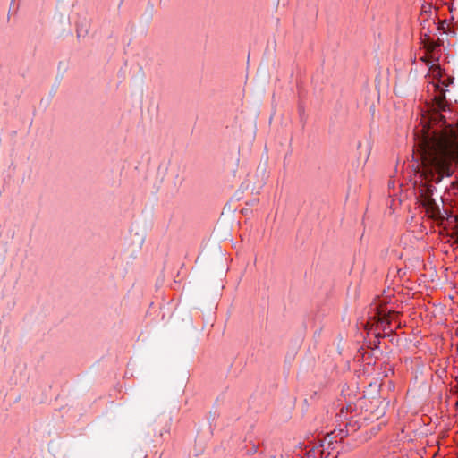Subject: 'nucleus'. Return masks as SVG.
<instances>
[{"label": "nucleus", "instance_id": "1", "mask_svg": "<svg viewBox=\"0 0 458 458\" xmlns=\"http://www.w3.org/2000/svg\"><path fill=\"white\" fill-rule=\"evenodd\" d=\"M447 103L444 93L434 98L428 114L421 118V129L414 133L415 144L421 159L420 181L417 194L427 213L437 218L440 208L432 198L435 188L430 182L438 183L444 177H450L454 163L458 162V127L446 123L441 114Z\"/></svg>", "mask_w": 458, "mask_h": 458}, {"label": "nucleus", "instance_id": "2", "mask_svg": "<svg viewBox=\"0 0 458 458\" xmlns=\"http://www.w3.org/2000/svg\"><path fill=\"white\" fill-rule=\"evenodd\" d=\"M171 173L174 176V181H173L174 186L175 190L178 191V189L180 188V186L182 184V182L184 181L181 166L179 165H173L171 168Z\"/></svg>", "mask_w": 458, "mask_h": 458}, {"label": "nucleus", "instance_id": "3", "mask_svg": "<svg viewBox=\"0 0 458 458\" xmlns=\"http://www.w3.org/2000/svg\"><path fill=\"white\" fill-rule=\"evenodd\" d=\"M327 438H329V436L326 437L321 445L322 450H321V456L322 458H328L330 455V451L328 450L329 446L331 445V439H329L327 442Z\"/></svg>", "mask_w": 458, "mask_h": 458}, {"label": "nucleus", "instance_id": "4", "mask_svg": "<svg viewBox=\"0 0 458 458\" xmlns=\"http://www.w3.org/2000/svg\"><path fill=\"white\" fill-rule=\"evenodd\" d=\"M423 46H424V48H426V50L428 53H431L439 45L437 42H434V41H431L430 39H428L427 41H424Z\"/></svg>", "mask_w": 458, "mask_h": 458}, {"label": "nucleus", "instance_id": "5", "mask_svg": "<svg viewBox=\"0 0 458 458\" xmlns=\"http://www.w3.org/2000/svg\"><path fill=\"white\" fill-rule=\"evenodd\" d=\"M386 321V318H378V323H380L382 325V327L384 329H386V327L384 326V323Z\"/></svg>", "mask_w": 458, "mask_h": 458}, {"label": "nucleus", "instance_id": "6", "mask_svg": "<svg viewBox=\"0 0 458 458\" xmlns=\"http://www.w3.org/2000/svg\"><path fill=\"white\" fill-rule=\"evenodd\" d=\"M421 60H422L423 62H425V63H428V56H424V57H422V58H421Z\"/></svg>", "mask_w": 458, "mask_h": 458}]
</instances>
